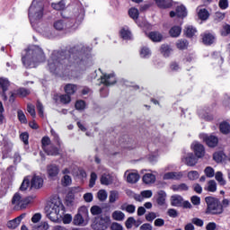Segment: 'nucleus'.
<instances>
[{"mask_svg":"<svg viewBox=\"0 0 230 230\" xmlns=\"http://www.w3.org/2000/svg\"><path fill=\"white\" fill-rule=\"evenodd\" d=\"M198 15L201 21H208L209 18V12L206 9H199L198 12Z\"/></svg>","mask_w":230,"mask_h":230,"instance_id":"39","label":"nucleus"},{"mask_svg":"<svg viewBox=\"0 0 230 230\" xmlns=\"http://www.w3.org/2000/svg\"><path fill=\"white\" fill-rule=\"evenodd\" d=\"M49 224L48 222H41L40 225H33L32 230H49Z\"/></svg>","mask_w":230,"mask_h":230,"instance_id":"38","label":"nucleus"},{"mask_svg":"<svg viewBox=\"0 0 230 230\" xmlns=\"http://www.w3.org/2000/svg\"><path fill=\"white\" fill-rule=\"evenodd\" d=\"M27 112H29V114H31V116L33 118L37 116V113L35 112V106L33 104L27 105Z\"/></svg>","mask_w":230,"mask_h":230,"instance_id":"62","label":"nucleus"},{"mask_svg":"<svg viewBox=\"0 0 230 230\" xmlns=\"http://www.w3.org/2000/svg\"><path fill=\"white\" fill-rule=\"evenodd\" d=\"M191 148L198 159H201L206 155V149L204 146L199 142H194L191 145Z\"/></svg>","mask_w":230,"mask_h":230,"instance_id":"9","label":"nucleus"},{"mask_svg":"<svg viewBox=\"0 0 230 230\" xmlns=\"http://www.w3.org/2000/svg\"><path fill=\"white\" fill-rule=\"evenodd\" d=\"M45 152L48 155H58L59 150L56 146H49Z\"/></svg>","mask_w":230,"mask_h":230,"instance_id":"41","label":"nucleus"},{"mask_svg":"<svg viewBox=\"0 0 230 230\" xmlns=\"http://www.w3.org/2000/svg\"><path fill=\"white\" fill-rule=\"evenodd\" d=\"M203 44L210 45L215 42V36L211 33H205L202 36Z\"/></svg>","mask_w":230,"mask_h":230,"instance_id":"29","label":"nucleus"},{"mask_svg":"<svg viewBox=\"0 0 230 230\" xmlns=\"http://www.w3.org/2000/svg\"><path fill=\"white\" fill-rule=\"evenodd\" d=\"M128 15H129V17H131V19L136 21V19H137V17H139V11L137 8L132 7L128 11Z\"/></svg>","mask_w":230,"mask_h":230,"instance_id":"49","label":"nucleus"},{"mask_svg":"<svg viewBox=\"0 0 230 230\" xmlns=\"http://www.w3.org/2000/svg\"><path fill=\"white\" fill-rule=\"evenodd\" d=\"M44 1L33 0L29 7V19L33 27L44 17Z\"/></svg>","mask_w":230,"mask_h":230,"instance_id":"4","label":"nucleus"},{"mask_svg":"<svg viewBox=\"0 0 230 230\" xmlns=\"http://www.w3.org/2000/svg\"><path fill=\"white\" fill-rule=\"evenodd\" d=\"M213 159L216 161V163H222V160L224 159V153L222 152H217L213 155Z\"/></svg>","mask_w":230,"mask_h":230,"instance_id":"59","label":"nucleus"},{"mask_svg":"<svg viewBox=\"0 0 230 230\" xmlns=\"http://www.w3.org/2000/svg\"><path fill=\"white\" fill-rule=\"evenodd\" d=\"M173 49L170 47V45L163 44L160 48V53L164 57V58H168L172 55Z\"/></svg>","mask_w":230,"mask_h":230,"instance_id":"19","label":"nucleus"},{"mask_svg":"<svg viewBox=\"0 0 230 230\" xmlns=\"http://www.w3.org/2000/svg\"><path fill=\"white\" fill-rule=\"evenodd\" d=\"M44 186V179L40 176L34 175L31 181V188L40 190Z\"/></svg>","mask_w":230,"mask_h":230,"instance_id":"14","label":"nucleus"},{"mask_svg":"<svg viewBox=\"0 0 230 230\" xmlns=\"http://www.w3.org/2000/svg\"><path fill=\"white\" fill-rule=\"evenodd\" d=\"M159 8H170V3L167 0H155Z\"/></svg>","mask_w":230,"mask_h":230,"instance_id":"56","label":"nucleus"},{"mask_svg":"<svg viewBox=\"0 0 230 230\" xmlns=\"http://www.w3.org/2000/svg\"><path fill=\"white\" fill-rule=\"evenodd\" d=\"M139 55L141 58H150L152 57V50L148 47H142Z\"/></svg>","mask_w":230,"mask_h":230,"instance_id":"30","label":"nucleus"},{"mask_svg":"<svg viewBox=\"0 0 230 230\" xmlns=\"http://www.w3.org/2000/svg\"><path fill=\"white\" fill-rule=\"evenodd\" d=\"M75 226H85V219H84V216L81 214L75 215L74 217Z\"/></svg>","mask_w":230,"mask_h":230,"instance_id":"33","label":"nucleus"},{"mask_svg":"<svg viewBox=\"0 0 230 230\" xmlns=\"http://www.w3.org/2000/svg\"><path fill=\"white\" fill-rule=\"evenodd\" d=\"M29 187H30V178H24L20 187L21 191H26V190H28Z\"/></svg>","mask_w":230,"mask_h":230,"instance_id":"60","label":"nucleus"},{"mask_svg":"<svg viewBox=\"0 0 230 230\" xmlns=\"http://www.w3.org/2000/svg\"><path fill=\"white\" fill-rule=\"evenodd\" d=\"M204 190L205 191L215 193V191H217V181H215V180L208 181L207 185L204 187Z\"/></svg>","mask_w":230,"mask_h":230,"instance_id":"25","label":"nucleus"},{"mask_svg":"<svg viewBox=\"0 0 230 230\" xmlns=\"http://www.w3.org/2000/svg\"><path fill=\"white\" fill-rule=\"evenodd\" d=\"M111 230H123V226H121V224L119 223H112L111 226Z\"/></svg>","mask_w":230,"mask_h":230,"instance_id":"64","label":"nucleus"},{"mask_svg":"<svg viewBox=\"0 0 230 230\" xmlns=\"http://www.w3.org/2000/svg\"><path fill=\"white\" fill-rule=\"evenodd\" d=\"M59 100H60L61 103H64L65 105L67 103H71V95H69L67 93L59 95Z\"/></svg>","mask_w":230,"mask_h":230,"instance_id":"53","label":"nucleus"},{"mask_svg":"<svg viewBox=\"0 0 230 230\" xmlns=\"http://www.w3.org/2000/svg\"><path fill=\"white\" fill-rule=\"evenodd\" d=\"M101 82L104 85H114L116 84V75L114 74H105L101 77Z\"/></svg>","mask_w":230,"mask_h":230,"instance_id":"13","label":"nucleus"},{"mask_svg":"<svg viewBox=\"0 0 230 230\" xmlns=\"http://www.w3.org/2000/svg\"><path fill=\"white\" fill-rule=\"evenodd\" d=\"M61 182L63 186H71L73 179L71 178V176H69V174H66L61 179Z\"/></svg>","mask_w":230,"mask_h":230,"instance_id":"45","label":"nucleus"},{"mask_svg":"<svg viewBox=\"0 0 230 230\" xmlns=\"http://www.w3.org/2000/svg\"><path fill=\"white\" fill-rule=\"evenodd\" d=\"M172 191H188L190 190V187L186 185V183L181 184H175L171 187Z\"/></svg>","mask_w":230,"mask_h":230,"instance_id":"31","label":"nucleus"},{"mask_svg":"<svg viewBox=\"0 0 230 230\" xmlns=\"http://www.w3.org/2000/svg\"><path fill=\"white\" fill-rule=\"evenodd\" d=\"M197 33V29L191 25H187L185 27V34L187 37L191 38Z\"/></svg>","mask_w":230,"mask_h":230,"instance_id":"35","label":"nucleus"},{"mask_svg":"<svg viewBox=\"0 0 230 230\" xmlns=\"http://www.w3.org/2000/svg\"><path fill=\"white\" fill-rule=\"evenodd\" d=\"M182 69V66H181V63L177 61H172L169 64V72L170 73H179Z\"/></svg>","mask_w":230,"mask_h":230,"instance_id":"24","label":"nucleus"},{"mask_svg":"<svg viewBox=\"0 0 230 230\" xmlns=\"http://www.w3.org/2000/svg\"><path fill=\"white\" fill-rule=\"evenodd\" d=\"M176 48H178V49H186V48H188V40H179L176 42Z\"/></svg>","mask_w":230,"mask_h":230,"instance_id":"51","label":"nucleus"},{"mask_svg":"<svg viewBox=\"0 0 230 230\" xmlns=\"http://www.w3.org/2000/svg\"><path fill=\"white\" fill-rule=\"evenodd\" d=\"M187 177L189 181H197L200 177V174L197 171H190L188 172Z\"/></svg>","mask_w":230,"mask_h":230,"instance_id":"48","label":"nucleus"},{"mask_svg":"<svg viewBox=\"0 0 230 230\" xmlns=\"http://www.w3.org/2000/svg\"><path fill=\"white\" fill-rule=\"evenodd\" d=\"M40 31L41 35H43V37H46L47 39H53V37H55L53 29H51V27L49 26H44Z\"/></svg>","mask_w":230,"mask_h":230,"instance_id":"20","label":"nucleus"},{"mask_svg":"<svg viewBox=\"0 0 230 230\" xmlns=\"http://www.w3.org/2000/svg\"><path fill=\"white\" fill-rule=\"evenodd\" d=\"M111 217L113 220H116L117 222H123V220H125V213L120 210H115L111 214Z\"/></svg>","mask_w":230,"mask_h":230,"instance_id":"28","label":"nucleus"},{"mask_svg":"<svg viewBox=\"0 0 230 230\" xmlns=\"http://www.w3.org/2000/svg\"><path fill=\"white\" fill-rule=\"evenodd\" d=\"M66 206L71 207L75 205V195L68 194L66 198Z\"/></svg>","mask_w":230,"mask_h":230,"instance_id":"58","label":"nucleus"},{"mask_svg":"<svg viewBox=\"0 0 230 230\" xmlns=\"http://www.w3.org/2000/svg\"><path fill=\"white\" fill-rule=\"evenodd\" d=\"M181 17V19H184L188 15V12L186 11V7L184 5H178L176 7V12L171 11L170 12V17Z\"/></svg>","mask_w":230,"mask_h":230,"instance_id":"11","label":"nucleus"},{"mask_svg":"<svg viewBox=\"0 0 230 230\" xmlns=\"http://www.w3.org/2000/svg\"><path fill=\"white\" fill-rule=\"evenodd\" d=\"M206 204L208 206L206 213L207 215H222L224 208H222V204L217 198L207 197L205 198Z\"/></svg>","mask_w":230,"mask_h":230,"instance_id":"5","label":"nucleus"},{"mask_svg":"<svg viewBox=\"0 0 230 230\" xmlns=\"http://www.w3.org/2000/svg\"><path fill=\"white\" fill-rule=\"evenodd\" d=\"M199 137L210 148H215V146H217L218 145V137H217L216 136L201 133V134H199Z\"/></svg>","mask_w":230,"mask_h":230,"instance_id":"6","label":"nucleus"},{"mask_svg":"<svg viewBox=\"0 0 230 230\" xmlns=\"http://www.w3.org/2000/svg\"><path fill=\"white\" fill-rule=\"evenodd\" d=\"M144 184H154L155 182V174L152 172H146L142 177Z\"/></svg>","mask_w":230,"mask_h":230,"instance_id":"21","label":"nucleus"},{"mask_svg":"<svg viewBox=\"0 0 230 230\" xmlns=\"http://www.w3.org/2000/svg\"><path fill=\"white\" fill-rule=\"evenodd\" d=\"M51 7L53 8V10H65L66 9V1L61 0L58 3H52L51 4Z\"/></svg>","mask_w":230,"mask_h":230,"instance_id":"36","label":"nucleus"},{"mask_svg":"<svg viewBox=\"0 0 230 230\" xmlns=\"http://www.w3.org/2000/svg\"><path fill=\"white\" fill-rule=\"evenodd\" d=\"M97 197L101 202L107 200V191L105 190H101L97 193Z\"/></svg>","mask_w":230,"mask_h":230,"instance_id":"57","label":"nucleus"},{"mask_svg":"<svg viewBox=\"0 0 230 230\" xmlns=\"http://www.w3.org/2000/svg\"><path fill=\"white\" fill-rule=\"evenodd\" d=\"M120 209L122 211H127V213H130V214L136 213V206L134 205H122L120 207Z\"/></svg>","mask_w":230,"mask_h":230,"instance_id":"43","label":"nucleus"},{"mask_svg":"<svg viewBox=\"0 0 230 230\" xmlns=\"http://www.w3.org/2000/svg\"><path fill=\"white\" fill-rule=\"evenodd\" d=\"M111 226V217L109 216H104L99 218L96 224L93 225L95 230H105Z\"/></svg>","mask_w":230,"mask_h":230,"instance_id":"7","label":"nucleus"},{"mask_svg":"<svg viewBox=\"0 0 230 230\" xmlns=\"http://www.w3.org/2000/svg\"><path fill=\"white\" fill-rule=\"evenodd\" d=\"M182 32V29L179 25L172 26L169 31L170 37H172L173 39H177V37L181 36V33Z\"/></svg>","mask_w":230,"mask_h":230,"instance_id":"22","label":"nucleus"},{"mask_svg":"<svg viewBox=\"0 0 230 230\" xmlns=\"http://www.w3.org/2000/svg\"><path fill=\"white\" fill-rule=\"evenodd\" d=\"M164 202H166V192L160 190L158 192L157 204H159V206H164Z\"/></svg>","mask_w":230,"mask_h":230,"instance_id":"37","label":"nucleus"},{"mask_svg":"<svg viewBox=\"0 0 230 230\" xmlns=\"http://www.w3.org/2000/svg\"><path fill=\"white\" fill-rule=\"evenodd\" d=\"M124 177L127 178V182L129 184H136L139 181V173L137 172H130V171H126Z\"/></svg>","mask_w":230,"mask_h":230,"instance_id":"12","label":"nucleus"},{"mask_svg":"<svg viewBox=\"0 0 230 230\" xmlns=\"http://www.w3.org/2000/svg\"><path fill=\"white\" fill-rule=\"evenodd\" d=\"M75 15L77 19H84V15H85V11L84 10V7L78 6L76 11H75Z\"/></svg>","mask_w":230,"mask_h":230,"instance_id":"46","label":"nucleus"},{"mask_svg":"<svg viewBox=\"0 0 230 230\" xmlns=\"http://www.w3.org/2000/svg\"><path fill=\"white\" fill-rule=\"evenodd\" d=\"M182 161L187 164V166H195V164L198 163L197 157H195L193 153H188L185 155L182 158Z\"/></svg>","mask_w":230,"mask_h":230,"instance_id":"15","label":"nucleus"},{"mask_svg":"<svg viewBox=\"0 0 230 230\" xmlns=\"http://www.w3.org/2000/svg\"><path fill=\"white\" fill-rule=\"evenodd\" d=\"M220 132L222 134H229L230 133V124L227 122H222L219 125Z\"/></svg>","mask_w":230,"mask_h":230,"instance_id":"40","label":"nucleus"},{"mask_svg":"<svg viewBox=\"0 0 230 230\" xmlns=\"http://www.w3.org/2000/svg\"><path fill=\"white\" fill-rule=\"evenodd\" d=\"M41 145L44 152L49 148L51 145V139L49 138V137H43L41 139Z\"/></svg>","mask_w":230,"mask_h":230,"instance_id":"44","label":"nucleus"},{"mask_svg":"<svg viewBox=\"0 0 230 230\" xmlns=\"http://www.w3.org/2000/svg\"><path fill=\"white\" fill-rule=\"evenodd\" d=\"M46 60L44 50L37 45L29 46L22 53V62L25 67H37Z\"/></svg>","mask_w":230,"mask_h":230,"instance_id":"3","label":"nucleus"},{"mask_svg":"<svg viewBox=\"0 0 230 230\" xmlns=\"http://www.w3.org/2000/svg\"><path fill=\"white\" fill-rule=\"evenodd\" d=\"M171 204L172 206H174L175 208H181L182 204H184V199H182V196L181 195H173L171 197Z\"/></svg>","mask_w":230,"mask_h":230,"instance_id":"17","label":"nucleus"},{"mask_svg":"<svg viewBox=\"0 0 230 230\" xmlns=\"http://www.w3.org/2000/svg\"><path fill=\"white\" fill-rule=\"evenodd\" d=\"M204 173L206 177H208V179H212V177H215V169H213L211 166H208L204 170Z\"/></svg>","mask_w":230,"mask_h":230,"instance_id":"50","label":"nucleus"},{"mask_svg":"<svg viewBox=\"0 0 230 230\" xmlns=\"http://www.w3.org/2000/svg\"><path fill=\"white\" fill-rule=\"evenodd\" d=\"M46 216L51 220V222H60L63 220V224H71L73 217L69 214H66V208L62 204V200L59 198H54L51 202L46 207Z\"/></svg>","mask_w":230,"mask_h":230,"instance_id":"2","label":"nucleus"},{"mask_svg":"<svg viewBox=\"0 0 230 230\" xmlns=\"http://www.w3.org/2000/svg\"><path fill=\"white\" fill-rule=\"evenodd\" d=\"M92 49L91 47L85 45H77L71 49L69 59L63 58L61 53L54 51L48 61V69L50 73H57V71L62 69L64 66H66V67L93 66L94 58H93V54H91Z\"/></svg>","mask_w":230,"mask_h":230,"instance_id":"1","label":"nucleus"},{"mask_svg":"<svg viewBox=\"0 0 230 230\" xmlns=\"http://www.w3.org/2000/svg\"><path fill=\"white\" fill-rule=\"evenodd\" d=\"M55 30L58 31H63L64 30H69V28H72L71 23H69V21L66 19H61L54 22L53 24Z\"/></svg>","mask_w":230,"mask_h":230,"instance_id":"8","label":"nucleus"},{"mask_svg":"<svg viewBox=\"0 0 230 230\" xmlns=\"http://www.w3.org/2000/svg\"><path fill=\"white\" fill-rule=\"evenodd\" d=\"M119 35L123 40H132V32L128 27H124L119 31Z\"/></svg>","mask_w":230,"mask_h":230,"instance_id":"18","label":"nucleus"},{"mask_svg":"<svg viewBox=\"0 0 230 230\" xmlns=\"http://www.w3.org/2000/svg\"><path fill=\"white\" fill-rule=\"evenodd\" d=\"M17 116H18V119H19V121H21V123L28 122V120H26V115H24V112L22 110H19L17 111Z\"/></svg>","mask_w":230,"mask_h":230,"instance_id":"61","label":"nucleus"},{"mask_svg":"<svg viewBox=\"0 0 230 230\" xmlns=\"http://www.w3.org/2000/svg\"><path fill=\"white\" fill-rule=\"evenodd\" d=\"M10 86V82L6 78H0V87L3 89V93H6L8 91V87Z\"/></svg>","mask_w":230,"mask_h":230,"instance_id":"42","label":"nucleus"},{"mask_svg":"<svg viewBox=\"0 0 230 230\" xmlns=\"http://www.w3.org/2000/svg\"><path fill=\"white\" fill-rule=\"evenodd\" d=\"M31 202V197L22 198V201L20 203L21 209H24L26 206H28Z\"/></svg>","mask_w":230,"mask_h":230,"instance_id":"55","label":"nucleus"},{"mask_svg":"<svg viewBox=\"0 0 230 230\" xmlns=\"http://www.w3.org/2000/svg\"><path fill=\"white\" fill-rule=\"evenodd\" d=\"M91 213L93 216L102 215V208H100L98 206H93L91 208Z\"/></svg>","mask_w":230,"mask_h":230,"instance_id":"63","label":"nucleus"},{"mask_svg":"<svg viewBox=\"0 0 230 230\" xmlns=\"http://www.w3.org/2000/svg\"><path fill=\"white\" fill-rule=\"evenodd\" d=\"M47 173L49 179L55 180L60 173V167L58 165L51 164L47 166Z\"/></svg>","mask_w":230,"mask_h":230,"instance_id":"10","label":"nucleus"},{"mask_svg":"<svg viewBox=\"0 0 230 230\" xmlns=\"http://www.w3.org/2000/svg\"><path fill=\"white\" fill-rule=\"evenodd\" d=\"M119 199V192H118V190H111L110 192V196H109L110 204H114V202H116V200H118Z\"/></svg>","mask_w":230,"mask_h":230,"instance_id":"34","label":"nucleus"},{"mask_svg":"<svg viewBox=\"0 0 230 230\" xmlns=\"http://www.w3.org/2000/svg\"><path fill=\"white\" fill-rule=\"evenodd\" d=\"M147 37L153 42H161V40H163V34L159 31H151L147 34Z\"/></svg>","mask_w":230,"mask_h":230,"instance_id":"23","label":"nucleus"},{"mask_svg":"<svg viewBox=\"0 0 230 230\" xmlns=\"http://www.w3.org/2000/svg\"><path fill=\"white\" fill-rule=\"evenodd\" d=\"M113 181L114 180L112 179L111 175L109 172H105L102 174L101 184H103L104 186H109L112 184Z\"/></svg>","mask_w":230,"mask_h":230,"instance_id":"16","label":"nucleus"},{"mask_svg":"<svg viewBox=\"0 0 230 230\" xmlns=\"http://www.w3.org/2000/svg\"><path fill=\"white\" fill-rule=\"evenodd\" d=\"M139 225L140 223L138 221H136L133 217H128L125 222L127 229H132L134 226L135 227H139Z\"/></svg>","mask_w":230,"mask_h":230,"instance_id":"26","label":"nucleus"},{"mask_svg":"<svg viewBox=\"0 0 230 230\" xmlns=\"http://www.w3.org/2000/svg\"><path fill=\"white\" fill-rule=\"evenodd\" d=\"M221 35L222 37H227V35H230V25L226 23L223 25L221 29Z\"/></svg>","mask_w":230,"mask_h":230,"instance_id":"54","label":"nucleus"},{"mask_svg":"<svg viewBox=\"0 0 230 230\" xmlns=\"http://www.w3.org/2000/svg\"><path fill=\"white\" fill-rule=\"evenodd\" d=\"M21 223L16 218H14L7 223V227L9 229H16V227H19Z\"/></svg>","mask_w":230,"mask_h":230,"instance_id":"52","label":"nucleus"},{"mask_svg":"<svg viewBox=\"0 0 230 230\" xmlns=\"http://www.w3.org/2000/svg\"><path fill=\"white\" fill-rule=\"evenodd\" d=\"M215 179L216 181H217L220 186H226V179H224V173H222V172L220 171L217 172L215 174Z\"/></svg>","mask_w":230,"mask_h":230,"instance_id":"32","label":"nucleus"},{"mask_svg":"<svg viewBox=\"0 0 230 230\" xmlns=\"http://www.w3.org/2000/svg\"><path fill=\"white\" fill-rule=\"evenodd\" d=\"M76 91H78V86L76 84H68L65 86V93L70 96L75 94Z\"/></svg>","mask_w":230,"mask_h":230,"instance_id":"27","label":"nucleus"},{"mask_svg":"<svg viewBox=\"0 0 230 230\" xmlns=\"http://www.w3.org/2000/svg\"><path fill=\"white\" fill-rule=\"evenodd\" d=\"M22 200V195L19 194V193H15L14 196L13 197L12 203L14 206H19L20 207Z\"/></svg>","mask_w":230,"mask_h":230,"instance_id":"47","label":"nucleus"}]
</instances>
